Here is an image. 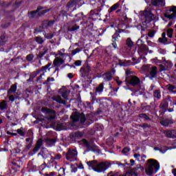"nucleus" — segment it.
Masks as SVG:
<instances>
[{
	"instance_id": "f257e3e1",
	"label": "nucleus",
	"mask_w": 176,
	"mask_h": 176,
	"mask_svg": "<svg viewBox=\"0 0 176 176\" xmlns=\"http://www.w3.org/2000/svg\"><path fill=\"white\" fill-rule=\"evenodd\" d=\"M89 170H94L96 173H105L107 169L112 166L111 162L106 161L102 162H98L96 160H92L86 162Z\"/></svg>"
},
{
	"instance_id": "f03ea898",
	"label": "nucleus",
	"mask_w": 176,
	"mask_h": 176,
	"mask_svg": "<svg viewBox=\"0 0 176 176\" xmlns=\"http://www.w3.org/2000/svg\"><path fill=\"white\" fill-rule=\"evenodd\" d=\"M160 168V166L157 161L152 159L147 160L145 168L146 175H153V174H156Z\"/></svg>"
},
{
	"instance_id": "7ed1b4c3",
	"label": "nucleus",
	"mask_w": 176,
	"mask_h": 176,
	"mask_svg": "<svg viewBox=\"0 0 176 176\" xmlns=\"http://www.w3.org/2000/svg\"><path fill=\"white\" fill-rule=\"evenodd\" d=\"M140 17L142 19V23L143 25L148 24V23H151V21L153 20V14L149 8H146L144 11H142Z\"/></svg>"
},
{
	"instance_id": "20e7f679",
	"label": "nucleus",
	"mask_w": 176,
	"mask_h": 176,
	"mask_svg": "<svg viewBox=\"0 0 176 176\" xmlns=\"http://www.w3.org/2000/svg\"><path fill=\"white\" fill-rule=\"evenodd\" d=\"M143 69L144 71H149L148 76L151 80H153L154 78H156V75H157V67H156V66H151L148 65H144Z\"/></svg>"
},
{
	"instance_id": "39448f33",
	"label": "nucleus",
	"mask_w": 176,
	"mask_h": 176,
	"mask_svg": "<svg viewBox=\"0 0 176 176\" xmlns=\"http://www.w3.org/2000/svg\"><path fill=\"white\" fill-rule=\"evenodd\" d=\"M162 63L163 65H160V72L163 71H168L170 68H173V63L170 60H166V58H162Z\"/></svg>"
},
{
	"instance_id": "423d86ee",
	"label": "nucleus",
	"mask_w": 176,
	"mask_h": 176,
	"mask_svg": "<svg viewBox=\"0 0 176 176\" xmlns=\"http://www.w3.org/2000/svg\"><path fill=\"white\" fill-rule=\"evenodd\" d=\"M176 16V6L168 7L164 14V16L169 20L174 19Z\"/></svg>"
},
{
	"instance_id": "0eeeda50",
	"label": "nucleus",
	"mask_w": 176,
	"mask_h": 176,
	"mask_svg": "<svg viewBox=\"0 0 176 176\" xmlns=\"http://www.w3.org/2000/svg\"><path fill=\"white\" fill-rule=\"evenodd\" d=\"M66 159L69 162H75L78 159V151H76V149L69 150L66 155Z\"/></svg>"
},
{
	"instance_id": "6e6552de",
	"label": "nucleus",
	"mask_w": 176,
	"mask_h": 176,
	"mask_svg": "<svg viewBox=\"0 0 176 176\" xmlns=\"http://www.w3.org/2000/svg\"><path fill=\"white\" fill-rule=\"evenodd\" d=\"M71 118L74 122H78V120H80L81 123H84L85 120H86L85 114H80L78 112L73 113Z\"/></svg>"
},
{
	"instance_id": "1a4fd4ad",
	"label": "nucleus",
	"mask_w": 176,
	"mask_h": 176,
	"mask_svg": "<svg viewBox=\"0 0 176 176\" xmlns=\"http://www.w3.org/2000/svg\"><path fill=\"white\" fill-rule=\"evenodd\" d=\"M41 111L44 113H50V119H54V118H56V112L52 109H49L46 107H43L41 109Z\"/></svg>"
},
{
	"instance_id": "9d476101",
	"label": "nucleus",
	"mask_w": 176,
	"mask_h": 176,
	"mask_svg": "<svg viewBox=\"0 0 176 176\" xmlns=\"http://www.w3.org/2000/svg\"><path fill=\"white\" fill-rule=\"evenodd\" d=\"M129 85H132V86H138L140 85V78L135 76H132L129 78Z\"/></svg>"
},
{
	"instance_id": "9b49d317",
	"label": "nucleus",
	"mask_w": 176,
	"mask_h": 176,
	"mask_svg": "<svg viewBox=\"0 0 176 176\" xmlns=\"http://www.w3.org/2000/svg\"><path fill=\"white\" fill-rule=\"evenodd\" d=\"M151 3L153 6H158L159 8H163L166 6V3L163 0H151Z\"/></svg>"
},
{
	"instance_id": "f8f14e48",
	"label": "nucleus",
	"mask_w": 176,
	"mask_h": 176,
	"mask_svg": "<svg viewBox=\"0 0 176 176\" xmlns=\"http://www.w3.org/2000/svg\"><path fill=\"white\" fill-rule=\"evenodd\" d=\"M113 74H115V70L103 74L102 78L103 79H104V80H111V79H112V75H113Z\"/></svg>"
},
{
	"instance_id": "ddd939ff",
	"label": "nucleus",
	"mask_w": 176,
	"mask_h": 176,
	"mask_svg": "<svg viewBox=\"0 0 176 176\" xmlns=\"http://www.w3.org/2000/svg\"><path fill=\"white\" fill-rule=\"evenodd\" d=\"M62 64H64V60L60 57H56L54 60V65H56V67H59V65H61Z\"/></svg>"
},
{
	"instance_id": "4468645a",
	"label": "nucleus",
	"mask_w": 176,
	"mask_h": 176,
	"mask_svg": "<svg viewBox=\"0 0 176 176\" xmlns=\"http://www.w3.org/2000/svg\"><path fill=\"white\" fill-rule=\"evenodd\" d=\"M42 144H43V141L42 139H39L37 141V143L36 144V146L34 147L33 151L34 152V153H36V152H38V151H39V149L41 148V146H42Z\"/></svg>"
},
{
	"instance_id": "2eb2a0df",
	"label": "nucleus",
	"mask_w": 176,
	"mask_h": 176,
	"mask_svg": "<svg viewBox=\"0 0 176 176\" xmlns=\"http://www.w3.org/2000/svg\"><path fill=\"white\" fill-rule=\"evenodd\" d=\"M52 98L54 101H56V102H59V104H63L64 105L66 104L65 101L63 100V99H61V96H55Z\"/></svg>"
},
{
	"instance_id": "dca6fc26",
	"label": "nucleus",
	"mask_w": 176,
	"mask_h": 176,
	"mask_svg": "<svg viewBox=\"0 0 176 176\" xmlns=\"http://www.w3.org/2000/svg\"><path fill=\"white\" fill-rule=\"evenodd\" d=\"M166 134L169 138H176V131H166Z\"/></svg>"
},
{
	"instance_id": "f3484780",
	"label": "nucleus",
	"mask_w": 176,
	"mask_h": 176,
	"mask_svg": "<svg viewBox=\"0 0 176 176\" xmlns=\"http://www.w3.org/2000/svg\"><path fill=\"white\" fill-rule=\"evenodd\" d=\"M120 6V3H116L110 8V9L109 10V12L111 13L116 10V9H119Z\"/></svg>"
},
{
	"instance_id": "a211bd4d",
	"label": "nucleus",
	"mask_w": 176,
	"mask_h": 176,
	"mask_svg": "<svg viewBox=\"0 0 176 176\" xmlns=\"http://www.w3.org/2000/svg\"><path fill=\"white\" fill-rule=\"evenodd\" d=\"M58 55L63 58L68 56V54H65V49L64 48L58 51Z\"/></svg>"
},
{
	"instance_id": "6ab92c4d",
	"label": "nucleus",
	"mask_w": 176,
	"mask_h": 176,
	"mask_svg": "<svg viewBox=\"0 0 176 176\" xmlns=\"http://www.w3.org/2000/svg\"><path fill=\"white\" fill-rule=\"evenodd\" d=\"M173 123V121L171 120H164L161 121V124L162 126H168V124H171Z\"/></svg>"
},
{
	"instance_id": "aec40b11",
	"label": "nucleus",
	"mask_w": 176,
	"mask_h": 176,
	"mask_svg": "<svg viewBox=\"0 0 176 176\" xmlns=\"http://www.w3.org/2000/svg\"><path fill=\"white\" fill-rule=\"evenodd\" d=\"M16 90H17V86H16V85H12L8 92V96L14 93L16 91Z\"/></svg>"
},
{
	"instance_id": "412c9836",
	"label": "nucleus",
	"mask_w": 176,
	"mask_h": 176,
	"mask_svg": "<svg viewBox=\"0 0 176 176\" xmlns=\"http://www.w3.org/2000/svg\"><path fill=\"white\" fill-rule=\"evenodd\" d=\"M174 33V30L169 28L166 31V34L168 38H173V34Z\"/></svg>"
},
{
	"instance_id": "4be33fe9",
	"label": "nucleus",
	"mask_w": 176,
	"mask_h": 176,
	"mask_svg": "<svg viewBox=\"0 0 176 176\" xmlns=\"http://www.w3.org/2000/svg\"><path fill=\"white\" fill-rule=\"evenodd\" d=\"M102 90H104V85L100 84L98 87L96 89V91L97 93H102Z\"/></svg>"
},
{
	"instance_id": "5701e85b",
	"label": "nucleus",
	"mask_w": 176,
	"mask_h": 176,
	"mask_svg": "<svg viewBox=\"0 0 176 176\" xmlns=\"http://www.w3.org/2000/svg\"><path fill=\"white\" fill-rule=\"evenodd\" d=\"M126 45H127L128 47H133V46H134V44H133V41H131V38H127Z\"/></svg>"
},
{
	"instance_id": "b1692460",
	"label": "nucleus",
	"mask_w": 176,
	"mask_h": 176,
	"mask_svg": "<svg viewBox=\"0 0 176 176\" xmlns=\"http://www.w3.org/2000/svg\"><path fill=\"white\" fill-rule=\"evenodd\" d=\"M56 127L58 131H60V130H67V129H65V127L64 126V124H58Z\"/></svg>"
},
{
	"instance_id": "393cba45",
	"label": "nucleus",
	"mask_w": 176,
	"mask_h": 176,
	"mask_svg": "<svg viewBox=\"0 0 176 176\" xmlns=\"http://www.w3.org/2000/svg\"><path fill=\"white\" fill-rule=\"evenodd\" d=\"M125 176H138L137 175V173H135V170H131L130 172L126 173Z\"/></svg>"
},
{
	"instance_id": "a878e982",
	"label": "nucleus",
	"mask_w": 176,
	"mask_h": 176,
	"mask_svg": "<svg viewBox=\"0 0 176 176\" xmlns=\"http://www.w3.org/2000/svg\"><path fill=\"white\" fill-rule=\"evenodd\" d=\"M154 97L155 98H157V100H160V98L162 97V95H160V91L157 90L154 92Z\"/></svg>"
},
{
	"instance_id": "bb28decb",
	"label": "nucleus",
	"mask_w": 176,
	"mask_h": 176,
	"mask_svg": "<svg viewBox=\"0 0 176 176\" xmlns=\"http://www.w3.org/2000/svg\"><path fill=\"white\" fill-rule=\"evenodd\" d=\"M82 144H84L87 148H91V143L88 142V141L85 139L82 140Z\"/></svg>"
},
{
	"instance_id": "cd10ccee",
	"label": "nucleus",
	"mask_w": 176,
	"mask_h": 176,
	"mask_svg": "<svg viewBox=\"0 0 176 176\" xmlns=\"http://www.w3.org/2000/svg\"><path fill=\"white\" fill-rule=\"evenodd\" d=\"M41 9H42V8H38L36 11L30 12V17H35V14H36V13H38Z\"/></svg>"
},
{
	"instance_id": "c85d7f7f",
	"label": "nucleus",
	"mask_w": 176,
	"mask_h": 176,
	"mask_svg": "<svg viewBox=\"0 0 176 176\" xmlns=\"http://www.w3.org/2000/svg\"><path fill=\"white\" fill-rule=\"evenodd\" d=\"M107 145H112L113 144V138L111 137L107 140Z\"/></svg>"
},
{
	"instance_id": "c756f323",
	"label": "nucleus",
	"mask_w": 176,
	"mask_h": 176,
	"mask_svg": "<svg viewBox=\"0 0 176 176\" xmlns=\"http://www.w3.org/2000/svg\"><path fill=\"white\" fill-rule=\"evenodd\" d=\"M0 108L1 109H5L6 108V102L5 100L0 103Z\"/></svg>"
},
{
	"instance_id": "7c9ffc66",
	"label": "nucleus",
	"mask_w": 176,
	"mask_h": 176,
	"mask_svg": "<svg viewBox=\"0 0 176 176\" xmlns=\"http://www.w3.org/2000/svg\"><path fill=\"white\" fill-rule=\"evenodd\" d=\"M167 89L170 91H173L175 90L176 87L174 85H167Z\"/></svg>"
},
{
	"instance_id": "2f4dec72",
	"label": "nucleus",
	"mask_w": 176,
	"mask_h": 176,
	"mask_svg": "<svg viewBox=\"0 0 176 176\" xmlns=\"http://www.w3.org/2000/svg\"><path fill=\"white\" fill-rule=\"evenodd\" d=\"M80 52V49L76 48V50H74L72 51V55L75 56V54H77V53H79Z\"/></svg>"
},
{
	"instance_id": "473e14b6",
	"label": "nucleus",
	"mask_w": 176,
	"mask_h": 176,
	"mask_svg": "<svg viewBox=\"0 0 176 176\" xmlns=\"http://www.w3.org/2000/svg\"><path fill=\"white\" fill-rule=\"evenodd\" d=\"M16 133H18L19 135H21V137H24V135H25V133L21 129H17Z\"/></svg>"
},
{
	"instance_id": "72a5a7b5",
	"label": "nucleus",
	"mask_w": 176,
	"mask_h": 176,
	"mask_svg": "<svg viewBox=\"0 0 176 176\" xmlns=\"http://www.w3.org/2000/svg\"><path fill=\"white\" fill-rule=\"evenodd\" d=\"M153 63H155V64H156L157 65H159V64H162V60H158L157 58H155L153 60Z\"/></svg>"
},
{
	"instance_id": "f704fd0d",
	"label": "nucleus",
	"mask_w": 176,
	"mask_h": 176,
	"mask_svg": "<svg viewBox=\"0 0 176 176\" xmlns=\"http://www.w3.org/2000/svg\"><path fill=\"white\" fill-rule=\"evenodd\" d=\"M53 36H54V35L52 33L45 34V38H46L47 39H52V38H53Z\"/></svg>"
},
{
	"instance_id": "c9c22d12",
	"label": "nucleus",
	"mask_w": 176,
	"mask_h": 176,
	"mask_svg": "<svg viewBox=\"0 0 176 176\" xmlns=\"http://www.w3.org/2000/svg\"><path fill=\"white\" fill-rule=\"evenodd\" d=\"M62 97L65 99V100H68V92L65 91L62 93Z\"/></svg>"
},
{
	"instance_id": "e433bc0d",
	"label": "nucleus",
	"mask_w": 176,
	"mask_h": 176,
	"mask_svg": "<svg viewBox=\"0 0 176 176\" xmlns=\"http://www.w3.org/2000/svg\"><path fill=\"white\" fill-rule=\"evenodd\" d=\"M158 41L160 42V43H166V42H167V38H160Z\"/></svg>"
},
{
	"instance_id": "4c0bfd02",
	"label": "nucleus",
	"mask_w": 176,
	"mask_h": 176,
	"mask_svg": "<svg viewBox=\"0 0 176 176\" xmlns=\"http://www.w3.org/2000/svg\"><path fill=\"white\" fill-rule=\"evenodd\" d=\"M145 155H140L138 160V162H145Z\"/></svg>"
},
{
	"instance_id": "58836bf2",
	"label": "nucleus",
	"mask_w": 176,
	"mask_h": 176,
	"mask_svg": "<svg viewBox=\"0 0 176 176\" xmlns=\"http://www.w3.org/2000/svg\"><path fill=\"white\" fill-rule=\"evenodd\" d=\"M36 41L37 42V43H43V39L41 37H36Z\"/></svg>"
},
{
	"instance_id": "ea45409f",
	"label": "nucleus",
	"mask_w": 176,
	"mask_h": 176,
	"mask_svg": "<svg viewBox=\"0 0 176 176\" xmlns=\"http://www.w3.org/2000/svg\"><path fill=\"white\" fill-rule=\"evenodd\" d=\"M119 38V34L116 33L114 35H113V42H115V41H116V39H118Z\"/></svg>"
},
{
	"instance_id": "a19ab883",
	"label": "nucleus",
	"mask_w": 176,
	"mask_h": 176,
	"mask_svg": "<svg viewBox=\"0 0 176 176\" xmlns=\"http://www.w3.org/2000/svg\"><path fill=\"white\" fill-rule=\"evenodd\" d=\"M107 176H119V175L115 172H110L107 174Z\"/></svg>"
},
{
	"instance_id": "79ce46f5",
	"label": "nucleus",
	"mask_w": 176,
	"mask_h": 176,
	"mask_svg": "<svg viewBox=\"0 0 176 176\" xmlns=\"http://www.w3.org/2000/svg\"><path fill=\"white\" fill-rule=\"evenodd\" d=\"M76 67H80L82 65V61L80 60H76L75 63H74Z\"/></svg>"
},
{
	"instance_id": "37998d69",
	"label": "nucleus",
	"mask_w": 176,
	"mask_h": 176,
	"mask_svg": "<svg viewBox=\"0 0 176 176\" xmlns=\"http://www.w3.org/2000/svg\"><path fill=\"white\" fill-rule=\"evenodd\" d=\"M130 152V148L126 147L122 150V153H127Z\"/></svg>"
},
{
	"instance_id": "c03bdc74",
	"label": "nucleus",
	"mask_w": 176,
	"mask_h": 176,
	"mask_svg": "<svg viewBox=\"0 0 176 176\" xmlns=\"http://www.w3.org/2000/svg\"><path fill=\"white\" fill-rule=\"evenodd\" d=\"M135 170H140V171H144V167L141 165H138Z\"/></svg>"
},
{
	"instance_id": "a18cd8bd",
	"label": "nucleus",
	"mask_w": 176,
	"mask_h": 176,
	"mask_svg": "<svg viewBox=\"0 0 176 176\" xmlns=\"http://www.w3.org/2000/svg\"><path fill=\"white\" fill-rule=\"evenodd\" d=\"M32 58H34V56H32V55H28L27 56L28 61H32Z\"/></svg>"
},
{
	"instance_id": "49530a36",
	"label": "nucleus",
	"mask_w": 176,
	"mask_h": 176,
	"mask_svg": "<svg viewBox=\"0 0 176 176\" xmlns=\"http://www.w3.org/2000/svg\"><path fill=\"white\" fill-rule=\"evenodd\" d=\"M9 97V100L10 101H14V96H13V95H8Z\"/></svg>"
},
{
	"instance_id": "de8ad7c7",
	"label": "nucleus",
	"mask_w": 176,
	"mask_h": 176,
	"mask_svg": "<svg viewBox=\"0 0 176 176\" xmlns=\"http://www.w3.org/2000/svg\"><path fill=\"white\" fill-rule=\"evenodd\" d=\"M140 155H140V154H138V153H135V154H134L133 157H134L135 159H137V160H138V159H139V157H140Z\"/></svg>"
},
{
	"instance_id": "09e8293b",
	"label": "nucleus",
	"mask_w": 176,
	"mask_h": 176,
	"mask_svg": "<svg viewBox=\"0 0 176 176\" xmlns=\"http://www.w3.org/2000/svg\"><path fill=\"white\" fill-rule=\"evenodd\" d=\"M67 77L69 79H72V78H74V74H72V73H69V74H67Z\"/></svg>"
},
{
	"instance_id": "8fccbe9b",
	"label": "nucleus",
	"mask_w": 176,
	"mask_h": 176,
	"mask_svg": "<svg viewBox=\"0 0 176 176\" xmlns=\"http://www.w3.org/2000/svg\"><path fill=\"white\" fill-rule=\"evenodd\" d=\"M48 142H51V144H56V140L55 139L49 140Z\"/></svg>"
},
{
	"instance_id": "3c124183",
	"label": "nucleus",
	"mask_w": 176,
	"mask_h": 176,
	"mask_svg": "<svg viewBox=\"0 0 176 176\" xmlns=\"http://www.w3.org/2000/svg\"><path fill=\"white\" fill-rule=\"evenodd\" d=\"M54 159H56V160H58L61 159V155H57L55 157Z\"/></svg>"
},
{
	"instance_id": "603ef678",
	"label": "nucleus",
	"mask_w": 176,
	"mask_h": 176,
	"mask_svg": "<svg viewBox=\"0 0 176 176\" xmlns=\"http://www.w3.org/2000/svg\"><path fill=\"white\" fill-rule=\"evenodd\" d=\"M153 35H155V32H151L148 34V36H150V38H152L153 36Z\"/></svg>"
},
{
	"instance_id": "864d4df0",
	"label": "nucleus",
	"mask_w": 176,
	"mask_h": 176,
	"mask_svg": "<svg viewBox=\"0 0 176 176\" xmlns=\"http://www.w3.org/2000/svg\"><path fill=\"white\" fill-rule=\"evenodd\" d=\"M47 80V82H53V81H54V78H48Z\"/></svg>"
},
{
	"instance_id": "5fc2aeb1",
	"label": "nucleus",
	"mask_w": 176,
	"mask_h": 176,
	"mask_svg": "<svg viewBox=\"0 0 176 176\" xmlns=\"http://www.w3.org/2000/svg\"><path fill=\"white\" fill-rule=\"evenodd\" d=\"M173 24H174V22L170 21V22H169L168 24L167 25V27H168H168H171V25H173Z\"/></svg>"
},
{
	"instance_id": "6e6d98bb",
	"label": "nucleus",
	"mask_w": 176,
	"mask_h": 176,
	"mask_svg": "<svg viewBox=\"0 0 176 176\" xmlns=\"http://www.w3.org/2000/svg\"><path fill=\"white\" fill-rule=\"evenodd\" d=\"M50 67V65H47L45 67H44L43 68V69H44L45 71H46V69H49Z\"/></svg>"
},
{
	"instance_id": "4d7b16f0",
	"label": "nucleus",
	"mask_w": 176,
	"mask_h": 176,
	"mask_svg": "<svg viewBox=\"0 0 176 176\" xmlns=\"http://www.w3.org/2000/svg\"><path fill=\"white\" fill-rule=\"evenodd\" d=\"M147 43L149 46H153V43H152L151 41H147Z\"/></svg>"
},
{
	"instance_id": "13d9d810",
	"label": "nucleus",
	"mask_w": 176,
	"mask_h": 176,
	"mask_svg": "<svg viewBox=\"0 0 176 176\" xmlns=\"http://www.w3.org/2000/svg\"><path fill=\"white\" fill-rule=\"evenodd\" d=\"M113 46L114 49H118V45L116 44V43H113Z\"/></svg>"
},
{
	"instance_id": "bf43d9fd",
	"label": "nucleus",
	"mask_w": 176,
	"mask_h": 176,
	"mask_svg": "<svg viewBox=\"0 0 176 176\" xmlns=\"http://www.w3.org/2000/svg\"><path fill=\"white\" fill-rule=\"evenodd\" d=\"M172 173H173V174L174 176H176V168L173 169V170H172Z\"/></svg>"
},
{
	"instance_id": "052dcab7",
	"label": "nucleus",
	"mask_w": 176,
	"mask_h": 176,
	"mask_svg": "<svg viewBox=\"0 0 176 176\" xmlns=\"http://www.w3.org/2000/svg\"><path fill=\"white\" fill-rule=\"evenodd\" d=\"M78 168H80L81 170H83V168H85L83 167V164H80L79 165Z\"/></svg>"
},
{
	"instance_id": "680f3d73",
	"label": "nucleus",
	"mask_w": 176,
	"mask_h": 176,
	"mask_svg": "<svg viewBox=\"0 0 176 176\" xmlns=\"http://www.w3.org/2000/svg\"><path fill=\"white\" fill-rule=\"evenodd\" d=\"M130 163H131V166H134V163H135L134 160H131Z\"/></svg>"
},
{
	"instance_id": "e2e57ef3",
	"label": "nucleus",
	"mask_w": 176,
	"mask_h": 176,
	"mask_svg": "<svg viewBox=\"0 0 176 176\" xmlns=\"http://www.w3.org/2000/svg\"><path fill=\"white\" fill-rule=\"evenodd\" d=\"M54 173H51L50 174H47L46 176H54Z\"/></svg>"
},
{
	"instance_id": "0e129e2a",
	"label": "nucleus",
	"mask_w": 176,
	"mask_h": 176,
	"mask_svg": "<svg viewBox=\"0 0 176 176\" xmlns=\"http://www.w3.org/2000/svg\"><path fill=\"white\" fill-rule=\"evenodd\" d=\"M141 42H142V41H141V39L138 40L137 43L138 45V46H140V43H141Z\"/></svg>"
},
{
	"instance_id": "69168bd1",
	"label": "nucleus",
	"mask_w": 176,
	"mask_h": 176,
	"mask_svg": "<svg viewBox=\"0 0 176 176\" xmlns=\"http://www.w3.org/2000/svg\"><path fill=\"white\" fill-rule=\"evenodd\" d=\"M47 12H49V10H46L45 11H43L41 13L42 14H45V13H47Z\"/></svg>"
},
{
	"instance_id": "338daca9",
	"label": "nucleus",
	"mask_w": 176,
	"mask_h": 176,
	"mask_svg": "<svg viewBox=\"0 0 176 176\" xmlns=\"http://www.w3.org/2000/svg\"><path fill=\"white\" fill-rule=\"evenodd\" d=\"M160 152L161 153H166V150H164V151H163L162 149H160Z\"/></svg>"
},
{
	"instance_id": "774afa93",
	"label": "nucleus",
	"mask_w": 176,
	"mask_h": 176,
	"mask_svg": "<svg viewBox=\"0 0 176 176\" xmlns=\"http://www.w3.org/2000/svg\"><path fill=\"white\" fill-rule=\"evenodd\" d=\"M162 38H166V33L165 32L162 33Z\"/></svg>"
}]
</instances>
